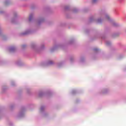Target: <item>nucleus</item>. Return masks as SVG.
Masks as SVG:
<instances>
[{
    "label": "nucleus",
    "mask_w": 126,
    "mask_h": 126,
    "mask_svg": "<svg viewBox=\"0 0 126 126\" xmlns=\"http://www.w3.org/2000/svg\"><path fill=\"white\" fill-rule=\"evenodd\" d=\"M32 47H37V44H36V43H32Z\"/></svg>",
    "instance_id": "nucleus-4"
},
{
    "label": "nucleus",
    "mask_w": 126,
    "mask_h": 126,
    "mask_svg": "<svg viewBox=\"0 0 126 126\" xmlns=\"http://www.w3.org/2000/svg\"><path fill=\"white\" fill-rule=\"evenodd\" d=\"M103 19L102 20H104V19H105L106 20H109L110 19V16L108 14H104L103 15Z\"/></svg>",
    "instance_id": "nucleus-1"
},
{
    "label": "nucleus",
    "mask_w": 126,
    "mask_h": 126,
    "mask_svg": "<svg viewBox=\"0 0 126 126\" xmlns=\"http://www.w3.org/2000/svg\"><path fill=\"white\" fill-rule=\"evenodd\" d=\"M30 33V31H27L25 32L22 33V35H27V34H29Z\"/></svg>",
    "instance_id": "nucleus-2"
},
{
    "label": "nucleus",
    "mask_w": 126,
    "mask_h": 126,
    "mask_svg": "<svg viewBox=\"0 0 126 126\" xmlns=\"http://www.w3.org/2000/svg\"><path fill=\"white\" fill-rule=\"evenodd\" d=\"M53 63H54V62L53 61H49L48 62V64H53Z\"/></svg>",
    "instance_id": "nucleus-5"
},
{
    "label": "nucleus",
    "mask_w": 126,
    "mask_h": 126,
    "mask_svg": "<svg viewBox=\"0 0 126 126\" xmlns=\"http://www.w3.org/2000/svg\"><path fill=\"white\" fill-rule=\"evenodd\" d=\"M26 47H27V45L24 44L22 45V48H26Z\"/></svg>",
    "instance_id": "nucleus-7"
},
{
    "label": "nucleus",
    "mask_w": 126,
    "mask_h": 126,
    "mask_svg": "<svg viewBox=\"0 0 126 126\" xmlns=\"http://www.w3.org/2000/svg\"><path fill=\"white\" fill-rule=\"evenodd\" d=\"M120 47H123V46L121 45V46H120Z\"/></svg>",
    "instance_id": "nucleus-11"
},
{
    "label": "nucleus",
    "mask_w": 126,
    "mask_h": 126,
    "mask_svg": "<svg viewBox=\"0 0 126 126\" xmlns=\"http://www.w3.org/2000/svg\"><path fill=\"white\" fill-rule=\"evenodd\" d=\"M39 22H43V20H40L39 21Z\"/></svg>",
    "instance_id": "nucleus-9"
},
{
    "label": "nucleus",
    "mask_w": 126,
    "mask_h": 126,
    "mask_svg": "<svg viewBox=\"0 0 126 126\" xmlns=\"http://www.w3.org/2000/svg\"><path fill=\"white\" fill-rule=\"evenodd\" d=\"M30 20H31V16L30 17Z\"/></svg>",
    "instance_id": "nucleus-10"
},
{
    "label": "nucleus",
    "mask_w": 126,
    "mask_h": 126,
    "mask_svg": "<svg viewBox=\"0 0 126 126\" xmlns=\"http://www.w3.org/2000/svg\"><path fill=\"white\" fill-rule=\"evenodd\" d=\"M98 0H92V2L94 3L95 2H96V1H97Z\"/></svg>",
    "instance_id": "nucleus-8"
},
{
    "label": "nucleus",
    "mask_w": 126,
    "mask_h": 126,
    "mask_svg": "<svg viewBox=\"0 0 126 126\" xmlns=\"http://www.w3.org/2000/svg\"><path fill=\"white\" fill-rule=\"evenodd\" d=\"M112 43H111V42L110 41H107L106 42V45H107V46H110V45H111Z\"/></svg>",
    "instance_id": "nucleus-3"
},
{
    "label": "nucleus",
    "mask_w": 126,
    "mask_h": 126,
    "mask_svg": "<svg viewBox=\"0 0 126 126\" xmlns=\"http://www.w3.org/2000/svg\"><path fill=\"white\" fill-rule=\"evenodd\" d=\"M97 22L98 23H101V22H102V20H101V19H99L98 20H97Z\"/></svg>",
    "instance_id": "nucleus-6"
}]
</instances>
